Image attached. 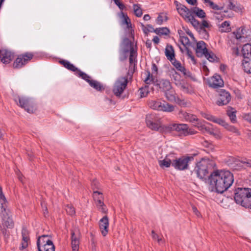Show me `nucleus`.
I'll return each instance as SVG.
<instances>
[{
    "mask_svg": "<svg viewBox=\"0 0 251 251\" xmlns=\"http://www.w3.org/2000/svg\"><path fill=\"white\" fill-rule=\"evenodd\" d=\"M209 181L217 192L222 193L232 184L233 176L229 171L217 170L211 174Z\"/></svg>",
    "mask_w": 251,
    "mask_h": 251,
    "instance_id": "nucleus-1",
    "label": "nucleus"
},
{
    "mask_svg": "<svg viewBox=\"0 0 251 251\" xmlns=\"http://www.w3.org/2000/svg\"><path fill=\"white\" fill-rule=\"evenodd\" d=\"M235 202L246 208L251 209V188H238L234 193Z\"/></svg>",
    "mask_w": 251,
    "mask_h": 251,
    "instance_id": "nucleus-2",
    "label": "nucleus"
},
{
    "mask_svg": "<svg viewBox=\"0 0 251 251\" xmlns=\"http://www.w3.org/2000/svg\"><path fill=\"white\" fill-rule=\"evenodd\" d=\"M174 3L178 13L186 22H190L195 27L199 26L200 23L192 15L191 8L189 9L184 5L176 0L175 1Z\"/></svg>",
    "mask_w": 251,
    "mask_h": 251,
    "instance_id": "nucleus-3",
    "label": "nucleus"
},
{
    "mask_svg": "<svg viewBox=\"0 0 251 251\" xmlns=\"http://www.w3.org/2000/svg\"><path fill=\"white\" fill-rule=\"evenodd\" d=\"M215 165L214 163L208 159H202L198 162L195 168L198 177L201 179L207 176L209 172L212 170Z\"/></svg>",
    "mask_w": 251,
    "mask_h": 251,
    "instance_id": "nucleus-4",
    "label": "nucleus"
},
{
    "mask_svg": "<svg viewBox=\"0 0 251 251\" xmlns=\"http://www.w3.org/2000/svg\"><path fill=\"white\" fill-rule=\"evenodd\" d=\"M15 101L21 108H24L28 113H33L37 110V106L34 100L31 98L26 96L18 97Z\"/></svg>",
    "mask_w": 251,
    "mask_h": 251,
    "instance_id": "nucleus-5",
    "label": "nucleus"
},
{
    "mask_svg": "<svg viewBox=\"0 0 251 251\" xmlns=\"http://www.w3.org/2000/svg\"><path fill=\"white\" fill-rule=\"evenodd\" d=\"M0 216L2 220V225L3 227L0 226V230L3 234H5V229L4 227L7 228H11L14 226V223L11 218L10 212L4 206H2L1 210L0 211Z\"/></svg>",
    "mask_w": 251,
    "mask_h": 251,
    "instance_id": "nucleus-6",
    "label": "nucleus"
},
{
    "mask_svg": "<svg viewBox=\"0 0 251 251\" xmlns=\"http://www.w3.org/2000/svg\"><path fill=\"white\" fill-rule=\"evenodd\" d=\"M37 246L38 251H55V246L48 235L39 236Z\"/></svg>",
    "mask_w": 251,
    "mask_h": 251,
    "instance_id": "nucleus-7",
    "label": "nucleus"
},
{
    "mask_svg": "<svg viewBox=\"0 0 251 251\" xmlns=\"http://www.w3.org/2000/svg\"><path fill=\"white\" fill-rule=\"evenodd\" d=\"M127 77L126 76L120 77L116 80L113 88V92L116 96H121L127 87Z\"/></svg>",
    "mask_w": 251,
    "mask_h": 251,
    "instance_id": "nucleus-8",
    "label": "nucleus"
},
{
    "mask_svg": "<svg viewBox=\"0 0 251 251\" xmlns=\"http://www.w3.org/2000/svg\"><path fill=\"white\" fill-rule=\"evenodd\" d=\"M193 156H183L177 158L175 156V160L173 162V166L177 170H184L188 168V163L193 160Z\"/></svg>",
    "mask_w": 251,
    "mask_h": 251,
    "instance_id": "nucleus-9",
    "label": "nucleus"
},
{
    "mask_svg": "<svg viewBox=\"0 0 251 251\" xmlns=\"http://www.w3.org/2000/svg\"><path fill=\"white\" fill-rule=\"evenodd\" d=\"M233 36L238 42H246L251 40V32L243 27H240L232 33Z\"/></svg>",
    "mask_w": 251,
    "mask_h": 251,
    "instance_id": "nucleus-10",
    "label": "nucleus"
},
{
    "mask_svg": "<svg viewBox=\"0 0 251 251\" xmlns=\"http://www.w3.org/2000/svg\"><path fill=\"white\" fill-rule=\"evenodd\" d=\"M146 121L147 126L151 130H158L161 127L160 119L155 114L147 115Z\"/></svg>",
    "mask_w": 251,
    "mask_h": 251,
    "instance_id": "nucleus-11",
    "label": "nucleus"
},
{
    "mask_svg": "<svg viewBox=\"0 0 251 251\" xmlns=\"http://www.w3.org/2000/svg\"><path fill=\"white\" fill-rule=\"evenodd\" d=\"M33 54L30 52H26L18 56L13 63V67L15 68L22 67L27 64L33 58Z\"/></svg>",
    "mask_w": 251,
    "mask_h": 251,
    "instance_id": "nucleus-12",
    "label": "nucleus"
},
{
    "mask_svg": "<svg viewBox=\"0 0 251 251\" xmlns=\"http://www.w3.org/2000/svg\"><path fill=\"white\" fill-rule=\"evenodd\" d=\"M80 233L79 230L75 228L71 231V245L72 251H78Z\"/></svg>",
    "mask_w": 251,
    "mask_h": 251,
    "instance_id": "nucleus-13",
    "label": "nucleus"
},
{
    "mask_svg": "<svg viewBox=\"0 0 251 251\" xmlns=\"http://www.w3.org/2000/svg\"><path fill=\"white\" fill-rule=\"evenodd\" d=\"M219 96L217 104L219 106L226 105L229 103L231 100L230 94L224 89H220L218 91Z\"/></svg>",
    "mask_w": 251,
    "mask_h": 251,
    "instance_id": "nucleus-14",
    "label": "nucleus"
},
{
    "mask_svg": "<svg viewBox=\"0 0 251 251\" xmlns=\"http://www.w3.org/2000/svg\"><path fill=\"white\" fill-rule=\"evenodd\" d=\"M14 57L13 53L6 49L0 50V58L1 62L6 64L9 63Z\"/></svg>",
    "mask_w": 251,
    "mask_h": 251,
    "instance_id": "nucleus-15",
    "label": "nucleus"
},
{
    "mask_svg": "<svg viewBox=\"0 0 251 251\" xmlns=\"http://www.w3.org/2000/svg\"><path fill=\"white\" fill-rule=\"evenodd\" d=\"M22 240L21 241V245L19 247V250L23 251L26 249L30 243V239L29 237V232L28 230L24 228L22 231Z\"/></svg>",
    "mask_w": 251,
    "mask_h": 251,
    "instance_id": "nucleus-16",
    "label": "nucleus"
},
{
    "mask_svg": "<svg viewBox=\"0 0 251 251\" xmlns=\"http://www.w3.org/2000/svg\"><path fill=\"white\" fill-rule=\"evenodd\" d=\"M175 160V156L174 154H170L166 156L164 159L159 160V164L162 168H168L173 164Z\"/></svg>",
    "mask_w": 251,
    "mask_h": 251,
    "instance_id": "nucleus-17",
    "label": "nucleus"
},
{
    "mask_svg": "<svg viewBox=\"0 0 251 251\" xmlns=\"http://www.w3.org/2000/svg\"><path fill=\"white\" fill-rule=\"evenodd\" d=\"M166 129L169 131L176 130L184 134H186L187 125L186 124H171L166 126Z\"/></svg>",
    "mask_w": 251,
    "mask_h": 251,
    "instance_id": "nucleus-18",
    "label": "nucleus"
},
{
    "mask_svg": "<svg viewBox=\"0 0 251 251\" xmlns=\"http://www.w3.org/2000/svg\"><path fill=\"white\" fill-rule=\"evenodd\" d=\"M108 218L107 216H105L99 222L100 228L103 236H105L108 232Z\"/></svg>",
    "mask_w": 251,
    "mask_h": 251,
    "instance_id": "nucleus-19",
    "label": "nucleus"
},
{
    "mask_svg": "<svg viewBox=\"0 0 251 251\" xmlns=\"http://www.w3.org/2000/svg\"><path fill=\"white\" fill-rule=\"evenodd\" d=\"M209 84L213 88H217L223 86L224 82L219 75L215 74L210 78Z\"/></svg>",
    "mask_w": 251,
    "mask_h": 251,
    "instance_id": "nucleus-20",
    "label": "nucleus"
},
{
    "mask_svg": "<svg viewBox=\"0 0 251 251\" xmlns=\"http://www.w3.org/2000/svg\"><path fill=\"white\" fill-rule=\"evenodd\" d=\"M206 44L203 41L198 42L197 44L196 53L198 57H201L207 51Z\"/></svg>",
    "mask_w": 251,
    "mask_h": 251,
    "instance_id": "nucleus-21",
    "label": "nucleus"
},
{
    "mask_svg": "<svg viewBox=\"0 0 251 251\" xmlns=\"http://www.w3.org/2000/svg\"><path fill=\"white\" fill-rule=\"evenodd\" d=\"M165 54L167 59L172 62L175 58V51L172 45H167L165 48Z\"/></svg>",
    "mask_w": 251,
    "mask_h": 251,
    "instance_id": "nucleus-22",
    "label": "nucleus"
},
{
    "mask_svg": "<svg viewBox=\"0 0 251 251\" xmlns=\"http://www.w3.org/2000/svg\"><path fill=\"white\" fill-rule=\"evenodd\" d=\"M242 66L245 72L251 74V57L250 56L243 57Z\"/></svg>",
    "mask_w": 251,
    "mask_h": 251,
    "instance_id": "nucleus-23",
    "label": "nucleus"
},
{
    "mask_svg": "<svg viewBox=\"0 0 251 251\" xmlns=\"http://www.w3.org/2000/svg\"><path fill=\"white\" fill-rule=\"evenodd\" d=\"M176 86L185 93H190L192 91L191 87L185 81L182 80Z\"/></svg>",
    "mask_w": 251,
    "mask_h": 251,
    "instance_id": "nucleus-24",
    "label": "nucleus"
},
{
    "mask_svg": "<svg viewBox=\"0 0 251 251\" xmlns=\"http://www.w3.org/2000/svg\"><path fill=\"white\" fill-rule=\"evenodd\" d=\"M175 106L165 101H162L159 111L172 112L175 110Z\"/></svg>",
    "mask_w": 251,
    "mask_h": 251,
    "instance_id": "nucleus-25",
    "label": "nucleus"
},
{
    "mask_svg": "<svg viewBox=\"0 0 251 251\" xmlns=\"http://www.w3.org/2000/svg\"><path fill=\"white\" fill-rule=\"evenodd\" d=\"M122 45L125 53L131 50V49H135L133 46V43L127 38H125L123 40Z\"/></svg>",
    "mask_w": 251,
    "mask_h": 251,
    "instance_id": "nucleus-26",
    "label": "nucleus"
},
{
    "mask_svg": "<svg viewBox=\"0 0 251 251\" xmlns=\"http://www.w3.org/2000/svg\"><path fill=\"white\" fill-rule=\"evenodd\" d=\"M169 75L172 80L174 81L176 85L178 84L182 80H180V75L174 69L169 71Z\"/></svg>",
    "mask_w": 251,
    "mask_h": 251,
    "instance_id": "nucleus-27",
    "label": "nucleus"
},
{
    "mask_svg": "<svg viewBox=\"0 0 251 251\" xmlns=\"http://www.w3.org/2000/svg\"><path fill=\"white\" fill-rule=\"evenodd\" d=\"M160 89H162L164 92L170 90L172 89V86L169 80L162 79L158 83Z\"/></svg>",
    "mask_w": 251,
    "mask_h": 251,
    "instance_id": "nucleus-28",
    "label": "nucleus"
},
{
    "mask_svg": "<svg viewBox=\"0 0 251 251\" xmlns=\"http://www.w3.org/2000/svg\"><path fill=\"white\" fill-rule=\"evenodd\" d=\"M59 63L62 64L65 68L68 70L76 73L78 70L77 68L75 67L73 64H71L69 61L65 60H62L59 61Z\"/></svg>",
    "mask_w": 251,
    "mask_h": 251,
    "instance_id": "nucleus-29",
    "label": "nucleus"
},
{
    "mask_svg": "<svg viewBox=\"0 0 251 251\" xmlns=\"http://www.w3.org/2000/svg\"><path fill=\"white\" fill-rule=\"evenodd\" d=\"M242 54L243 57H251V44H245L242 47Z\"/></svg>",
    "mask_w": 251,
    "mask_h": 251,
    "instance_id": "nucleus-30",
    "label": "nucleus"
},
{
    "mask_svg": "<svg viewBox=\"0 0 251 251\" xmlns=\"http://www.w3.org/2000/svg\"><path fill=\"white\" fill-rule=\"evenodd\" d=\"M191 12H192V15L195 14L197 17L201 18H205L206 16L204 11L197 7L192 8Z\"/></svg>",
    "mask_w": 251,
    "mask_h": 251,
    "instance_id": "nucleus-31",
    "label": "nucleus"
},
{
    "mask_svg": "<svg viewBox=\"0 0 251 251\" xmlns=\"http://www.w3.org/2000/svg\"><path fill=\"white\" fill-rule=\"evenodd\" d=\"M164 93L165 96L168 100L170 101H174V100H176V93L172 88L170 89V90L165 91Z\"/></svg>",
    "mask_w": 251,
    "mask_h": 251,
    "instance_id": "nucleus-32",
    "label": "nucleus"
},
{
    "mask_svg": "<svg viewBox=\"0 0 251 251\" xmlns=\"http://www.w3.org/2000/svg\"><path fill=\"white\" fill-rule=\"evenodd\" d=\"M161 101L160 100H151L149 102V106L150 107L154 110L159 111Z\"/></svg>",
    "mask_w": 251,
    "mask_h": 251,
    "instance_id": "nucleus-33",
    "label": "nucleus"
},
{
    "mask_svg": "<svg viewBox=\"0 0 251 251\" xmlns=\"http://www.w3.org/2000/svg\"><path fill=\"white\" fill-rule=\"evenodd\" d=\"M171 62L177 70L182 72L184 75H187L186 69L181 65L179 61L175 58Z\"/></svg>",
    "mask_w": 251,
    "mask_h": 251,
    "instance_id": "nucleus-34",
    "label": "nucleus"
},
{
    "mask_svg": "<svg viewBox=\"0 0 251 251\" xmlns=\"http://www.w3.org/2000/svg\"><path fill=\"white\" fill-rule=\"evenodd\" d=\"M183 116L186 120L192 122L194 125L199 121V119L195 115L186 112L183 114Z\"/></svg>",
    "mask_w": 251,
    "mask_h": 251,
    "instance_id": "nucleus-35",
    "label": "nucleus"
},
{
    "mask_svg": "<svg viewBox=\"0 0 251 251\" xmlns=\"http://www.w3.org/2000/svg\"><path fill=\"white\" fill-rule=\"evenodd\" d=\"M121 18L123 25H126V27L128 29L131 28L130 20L127 15L125 14L123 12H121Z\"/></svg>",
    "mask_w": 251,
    "mask_h": 251,
    "instance_id": "nucleus-36",
    "label": "nucleus"
},
{
    "mask_svg": "<svg viewBox=\"0 0 251 251\" xmlns=\"http://www.w3.org/2000/svg\"><path fill=\"white\" fill-rule=\"evenodd\" d=\"M233 163L231 164L232 167L235 170L240 169L244 167L243 161L237 159H232Z\"/></svg>",
    "mask_w": 251,
    "mask_h": 251,
    "instance_id": "nucleus-37",
    "label": "nucleus"
},
{
    "mask_svg": "<svg viewBox=\"0 0 251 251\" xmlns=\"http://www.w3.org/2000/svg\"><path fill=\"white\" fill-rule=\"evenodd\" d=\"M219 28H220V31L221 32H228L231 30L230 24L227 21H225V22H223Z\"/></svg>",
    "mask_w": 251,
    "mask_h": 251,
    "instance_id": "nucleus-38",
    "label": "nucleus"
},
{
    "mask_svg": "<svg viewBox=\"0 0 251 251\" xmlns=\"http://www.w3.org/2000/svg\"><path fill=\"white\" fill-rule=\"evenodd\" d=\"M154 32L158 35H168L170 33L169 29L167 27H159L154 29Z\"/></svg>",
    "mask_w": 251,
    "mask_h": 251,
    "instance_id": "nucleus-39",
    "label": "nucleus"
},
{
    "mask_svg": "<svg viewBox=\"0 0 251 251\" xmlns=\"http://www.w3.org/2000/svg\"><path fill=\"white\" fill-rule=\"evenodd\" d=\"M209 134L212 135L217 139H221L223 137L221 131L216 128H212Z\"/></svg>",
    "mask_w": 251,
    "mask_h": 251,
    "instance_id": "nucleus-40",
    "label": "nucleus"
},
{
    "mask_svg": "<svg viewBox=\"0 0 251 251\" xmlns=\"http://www.w3.org/2000/svg\"><path fill=\"white\" fill-rule=\"evenodd\" d=\"M89 83L91 87L98 91H101V90L104 89L102 85L97 81L91 80Z\"/></svg>",
    "mask_w": 251,
    "mask_h": 251,
    "instance_id": "nucleus-41",
    "label": "nucleus"
},
{
    "mask_svg": "<svg viewBox=\"0 0 251 251\" xmlns=\"http://www.w3.org/2000/svg\"><path fill=\"white\" fill-rule=\"evenodd\" d=\"M133 8L134 13L137 17H140L142 15V14H143L141 6L139 4H134L133 5Z\"/></svg>",
    "mask_w": 251,
    "mask_h": 251,
    "instance_id": "nucleus-42",
    "label": "nucleus"
},
{
    "mask_svg": "<svg viewBox=\"0 0 251 251\" xmlns=\"http://www.w3.org/2000/svg\"><path fill=\"white\" fill-rule=\"evenodd\" d=\"M75 75H78L79 77H81L82 79L85 80L88 83H89V82L91 80V79H90V77L88 75H87L85 73L81 72L79 69H78V70L77 71L76 73H75Z\"/></svg>",
    "mask_w": 251,
    "mask_h": 251,
    "instance_id": "nucleus-43",
    "label": "nucleus"
},
{
    "mask_svg": "<svg viewBox=\"0 0 251 251\" xmlns=\"http://www.w3.org/2000/svg\"><path fill=\"white\" fill-rule=\"evenodd\" d=\"M139 91L141 98L147 96L150 92L148 86H145V87L140 88Z\"/></svg>",
    "mask_w": 251,
    "mask_h": 251,
    "instance_id": "nucleus-44",
    "label": "nucleus"
},
{
    "mask_svg": "<svg viewBox=\"0 0 251 251\" xmlns=\"http://www.w3.org/2000/svg\"><path fill=\"white\" fill-rule=\"evenodd\" d=\"M7 202L6 199L2 193V188L0 186V208L1 209L2 206H4L7 208L6 205V202Z\"/></svg>",
    "mask_w": 251,
    "mask_h": 251,
    "instance_id": "nucleus-45",
    "label": "nucleus"
},
{
    "mask_svg": "<svg viewBox=\"0 0 251 251\" xmlns=\"http://www.w3.org/2000/svg\"><path fill=\"white\" fill-rule=\"evenodd\" d=\"M204 56L210 62L214 61L217 58L214 53L211 51L209 52L208 50Z\"/></svg>",
    "mask_w": 251,
    "mask_h": 251,
    "instance_id": "nucleus-46",
    "label": "nucleus"
},
{
    "mask_svg": "<svg viewBox=\"0 0 251 251\" xmlns=\"http://www.w3.org/2000/svg\"><path fill=\"white\" fill-rule=\"evenodd\" d=\"M129 51V63L130 64H132V63L135 61V58L136 57V50L135 49H131V50H130Z\"/></svg>",
    "mask_w": 251,
    "mask_h": 251,
    "instance_id": "nucleus-47",
    "label": "nucleus"
},
{
    "mask_svg": "<svg viewBox=\"0 0 251 251\" xmlns=\"http://www.w3.org/2000/svg\"><path fill=\"white\" fill-rule=\"evenodd\" d=\"M213 122L218 124L225 127H226V126H227V124L224 120L220 118H217L215 117L213 120Z\"/></svg>",
    "mask_w": 251,
    "mask_h": 251,
    "instance_id": "nucleus-48",
    "label": "nucleus"
},
{
    "mask_svg": "<svg viewBox=\"0 0 251 251\" xmlns=\"http://www.w3.org/2000/svg\"><path fill=\"white\" fill-rule=\"evenodd\" d=\"M93 198L95 201H97L99 199L100 200L103 199L102 193L100 192L95 190H94L93 192Z\"/></svg>",
    "mask_w": 251,
    "mask_h": 251,
    "instance_id": "nucleus-49",
    "label": "nucleus"
},
{
    "mask_svg": "<svg viewBox=\"0 0 251 251\" xmlns=\"http://www.w3.org/2000/svg\"><path fill=\"white\" fill-rule=\"evenodd\" d=\"M205 3H208L211 8L214 10H221L223 7H219L218 5L215 4L213 2L210 0H205Z\"/></svg>",
    "mask_w": 251,
    "mask_h": 251,
    "instance_id": "nucleus-50",
    "label": "nucleus"
},
{
    "mask_svg": "<svg viewBox=\"0 0 251 251\" xmlns=\"http://www.w3.org/2000/svg\"><path fill=\"white\" fill-rule=\"evenodd\" d=\"M153 77L152 75L151 74L150 72H147V77L145 79V82L147 84H150L153 81Z\"/></svg>",
    "mask_w": 251,
    "mask_h": 251,
    "instance_id": "nucleus-51",
    "label": "nucleus"
},
{
    "mask_svg": "<svg viewBox=\"0 0 251 251\" xmlns=\"http://www.w3.org/2000/svg\"><path fill=\"white\" fill-rule=\"evenodd\" d=\"M66 210L67 213L71 216H73L75 213L74 207L71 205H67Z\"/></svg>",
    "mask_w": 251,
    "mask_h": 251,
    "instance_id": "nucleus-52",
    "label": "nucleus"
},
{
    "mask_svg": "<svg viewBox=\"0 0 251 251\" xmlns=\"http://www.w3.org/2000/svg\"><path fill=\"white\" fill-rule=\"evenodd\" d=\"M227 114L232 123H235L236 122V117L235 111L228 110L227 111Z\"/></svg>",
    "mask_w": 251,
    "mask_h": 251,
    "instance_id": "nucleus-53",
    "label": "nucleus"
},
{
    "mask_svg": "<svg viewBox=\"0 0 251 251\" xmlns=\"http://www.w3.org/2000/svg\"><path fill=\"white\" fill-rule=\"evenodd\" d=\"M194 126H197L198 128L201 132H204V128L206 126L205 125H203L202 123L199 122V121L195 123Z\"/></svg>",
    "mask_w": 251,
    "mask_h": 251,
    "instance_id": "nucleus-54",
    "label": "nucleus"
},
{
    "mask_svg": "<svg viewBox=\"0 0 251 251\" xmlns=\"http://www.w3.org/2000/svg\"><path fill=\"white\" fill-rule=\"evenodd\" d=\"M208 27H209V24L208 23V22L206 21H205V20L202 21V22L201 24L200 23V25L198 26V27H200L201 29H203L204 31H205V30L204 29V28ZM197 28H198V27Z\"/></svg>",
    "mask_w": 251,
    "mask_h": 251,
    "instance_id": "nucleus-55",
    "label": "nucleus"
},
{
    "mask_svg": "<svg viewBox=\"0 0 251 251\" xmlns=\"http://www.w3.org/2000/svg\"><path fill=\"white\" fill-rule=\"evenodd\" d=\"M201 115L202 117H204V118L206 119L207 120L213 122V120L214 118V116L206 113H202Z\"/></svg>",
    "mask_w": 251,
    "mask_h": 251,
    "instance_id": "nucleus-56",
    "label": "nucleus"
},
{
    "mask_svg": "<svg viewBox=\"0 0 251 251\" xmlns=\"http://www.w3.org/2000/svg\"><path fill=\"white\" fill-rule=\"evenodd\" d=\"M174 101L182 106H185L186 105V102L184 101V100H181L178 98H176V100H175Z\"/></svg>",
    "mask_w": 251,
    "mask_h": 251,
    "instance_id": "nucleus-57",
    "label": "nucleus"
},
{
    "mask_svg": "<svg viewBox=\"0 0 251 251\" xmlns=\"http://www.w3.org/2000/svg\"><path fill=\"white\" fill-rule=\"evenodd\" d=\"M225 128H226L229 131L237 133V135L239 134V132L238 129L234 126H228V125L227 124V126H226V127Z\"/></svg>",
    "mask_w": 251,
    "mask_h": 251,
    "instance_id": "nucleus-58",
    "label": "nucleus"
},
{
    "mask_svg": "<svg viewBox=\"0 0 251 251\" xmlns=\"http://www.w3.org/2000/svg\"><path fill=\"white\" fill-rule=\"evenodd\" d=\"M151 234L152 237L154 240H156L158 243H160L162 242V238H160L159 236L157 234H156L153 230L152 231Z\"/></svg>",
    "mask_w": 251,
    "mask_h": 251,
    "instance_id": "nucleus-59",
    "label": "nucleus"
},
{
    "mask_svg": "<svg viewBox=\"0 0 251 251\" xmlns=\"http://www.w3.org/2000/svg\"><path fill=\"white\" fill-rule=\"evenodd\" d=\"M180 41L183 45H186L189 43V39L187 36H181Z\"/></svg>",
    "mask_w": 251,
    "mask_h": 251,
    "instance_id": "nucleus-60",
    "label": "nucleus"
},
{
    "mask_svg": "<svg viewBox=\"0 0 251 251\" xmlns=\"http://www.w3.org/2000/svg\"><path fill=\"white\" fill-rule=\"evenodd\" d=\"M115 3L119 7V8L121 10H123L125 8V5L122 3L120 0H113Z\"/></svg>",
    "mask_w": 251,
    "mask_h": 251,
    "instance_id": "nucleus-61",
    "label": "nucleus"
},
{
    "mask_svg": "<svg viewBox=\"0 0 251 251\" xmlns=\"http://www.w3.org/2000/svg\"><path fill=\"white\" fill-rule=\"evenodd\" d=\"M187 54L188 56L189 57V58H190L191 59L192 61L194 64H195L196 63V60L195 59V57L193 55L192 52L189 50H188V49L187 50Z\"/></svg>",
    "mask_w": 251,
    "mask_h": 251,
    "instance_id": "nucleus-62",
    "label": "nucleus"
},
{
    "mask_svg": "<svg viewBox=\"0 0 251 251\" xmlns=\"http://www.w3.org/2000/svg\"><path fill=\"white\" fill-rule=\"evenodd\" d=\"M163 21V17L162 15H159L156 20V23L157 24L160 25L162 24Z\"/></svg>",
    "mask_w": 251,
    "mask_h": 251,
    "instance_id": "nucleus-63",
    "label": "nucleus"
},
{
    "mask_svg": "<svg viewBox=\"0 0 251 251\" xmlns=\"http://www.w3.org/2000/svg\"><path fill=\"white\" fill-rule=\"evenodd\" d=\"M99 209L102 213H106L107 211V209L104 204L103 205L98 207Z\"/></svg>",
    "mask_w": 251,
    "mask_h": 251,
    "instance_id": "nucleus-64",
    "label": "nucleus"
}]
</instances>
